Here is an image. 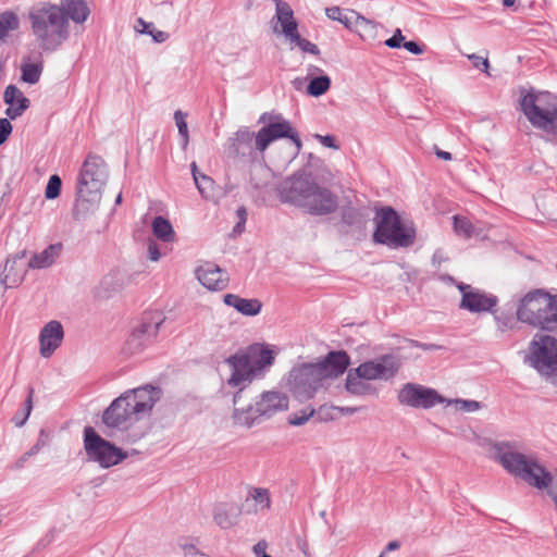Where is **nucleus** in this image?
<instances>
[{"label":"nucleus","mask_w":557,"mask_h":557,"mask_svg":"<svg viewBox=\"0 0 557 557\" xmlns=\"http://www.w3.org/2000/svg\"><path fill=\"white\" fill-rule=\"evenodd\" d=\"M276 5V12L275 16L277 18V23L281 26V29L277 28V26H274L273 30L275 33L283 34L286 39L288 40L292 36L295 35L297 32V22L294 18V13L290 8V5L287 2H284L282 0H273Z\"/></svg>","instance_id":"26"},{"label":"nucleus","mask_w":557,"mask_h":557,"mask_svg":"<svg viewBox=\"0 0 557 557\" xmlns=\"http://www.w3.org/2000/svg\"><path fill=\"white\" fill-rule=\"evenodd\" d=\"M26 252L20 251L11 258L7 259L3 270L0 272V282L5 288L18 286L30 269L25 260Z\"/></svg>","instance_id":"18"},{"label":"nucleus","mask_w":557,"mask_h":557,"mask_svg":"<svg viewBox=\"0 0 557 557\" xmlns=\"http://www.w3.org/2000/svg\"><path fill=\"white\" fill-rule=\"evenodd\" d=\"M267 546H268V544H267V542H265V541H259V542L253 546V548H252V549H253V553H255L257 556L261 557V556H263L264 554H267V553H265Z\"/></svg>","instance_id":"59"},{"label":"nucleus","mask_w":557,"mask_h":557,"mask_svg":"<svg viewBox=\"0 0 557 557\" xmlns=\"http://www.w3.org/2000/svg\"><path fill=\"white\" fill-rule=\"evenodd\" d=\"M399 367L400 363L397 357L386 354L373 360L362 362L356 368V372L366 381H387L397 373Z\"/></svg>","instance_id":"15"},{"label":"nucleus","mask_w":557,"mask_h":557,"mask_svg":"<svg viewBox=\"0 0 557 557\" xmlns=\"http://www.w3.org/2000/svg\"><path fill=\"white\" fill-rule=\"evenodd\" d=\"M198 281L210 290H222L226 287L228 277L226 273L215 264L206 263L196 270Z\"/></svg>","instance_id":"24"},{"label":"nucleus","mask_w":557,"mask_h":557,"mask_svg":"<svg viewBox=\"0 0 557 557\" xmlns=\"http://www.w3.org/2000/svg\"><path fill=\"white\" fill-rule=\"evenodd\" d=\"M468 59L472 62V65L475 69L488 74L490 63L486 57H481L475 53H472L468 55Z\"/></svg>","instance_id":"48"},{"label":"nucleus","mask_w":557,"mask_h":557,"mask_svg":"<svg viewBox=\"0 0 557 557\" xmlns=\"http://www.w3.org/2000/svg\"><path fill=\"white\" fill-rule=\"evenodd\" d=\"M324 379H334L342 375L350 364V358L345 350L330 351L325 358L317 362Z\"/></svg>","instance_id":"23"},{"label":"nucleus","mask_w":557,"mask_h":557,"mask_svg":"<svg viewBox=\"0 0 557 557\" xmlns=\"http://www.w3.org/2000/svg\"><path fill=\"white\" fill-rule=\"evenodd\" d=\"M331 86V79L327 75H321L313 77L308 87L307 92L313 97H320L324 95Z\"/></svg>","instance_id":"34"},{"label":"nucleus","mask_w":557,"mask_h":557,"mask_svg":"<svg viewBox=\"0 0 557 557\" xmlns=\"http://www.w3.org/2000/svg\"><path fill=\"white\" fill-rule=\"evenodd\" d=\"M47 444L46 441V432L45 430H40L39 437L37 442L30 447V454L37 455Z\"/></svg>","instance_id":"53"},{"label":"nucleus","mask_w":557,"mask_h":557,"mask_svg":"<svg viewBox=\"0 0 557 557\" xmlns=\"http://www.w3.org/2000/svg\"><path fill=\"white\" fill-rule=\"evenodd\" d=\"M315 414V410L313 408H305L299 412L292 413L288 417V422L292 425L299 426L305 424L310 418Z\"/></svg>","instance_id":"44"},{"label":"nucleus","mask_w":557,"mask_h":557,"mask_svg":"<svg viewBox=\"0 0 557 557\" xmlns=\"http://www.w3.org/2000/svg\"><path fill=\"white\" fill-rule=\"evenodd\" d=\"M256 405L257 411L260 412L262 420H264L286 410L288 408V398L280 392L269 391L260 395Z\"/></svg>","instance_id":"22"},{"label":"nucleus","mask_w":557,"mask_h":557,"mask_svg":"<svg viewBox=\"0 0 557 557\" xmlns=\"http://www.w3.org/2000/svg\"><path fill=\"white\" fill-rule=\"evenodd\" d=\"M3 100L8 104L5 115L11 120L21 116L30 104L29 99L15 85H9L5 88Z\"/></svg>","instance_id":"25"},{"label":"nucleus","mask_w":557,"mask_h":557,"mask_svg":"<svg viewBox=\"0 0 557 557\" xmlns=\"http://www.w3.org/2000/svg\"><path fill=\"white\" fill-rule=\"evenodd\" d=\"M250 496L256 502L257 510L270 509L271 496L269 490L256 487L251 491Z\"/></svg>","instance_id":"38"},{"label":"nucleus","mask_w":557,"mask_h":557,"mask_svg":"<svg viewBox=\"0 0 557 557\" xmlns=\"http://www.w3.org/2000/svg\"><path fill=\"white\" fill-rule=\"evenodd\" d=\"M397 399L400 405L416 409H430L444 401V398L435 389L417 383L403 385Z\"/></svg>","instance_id":"14"},{"label":"nucleus","mask_w":557,"mask_h":557,"mask_svg":"<svg viewBox=\"0 0 557 557\" xmlns=\"http://www.w3.org/2000/svg\"><path fill=\"white\" fill-rule=\"evenodd\" d=\"M61 246L50 245L39 253H35L28 262L30 269H45L50 267L59 256Z\"/></svg>","instance_id":"31"},{"label":"nucleus","mask_w":557,"mask_h":557,"mask_svg":"<svg viewBox=\"0 0 557 557\" xmlns=\"http://www.w3.org/2000/svg\"><path fill=\"white\" fill-rule=\"evenodd\" d=\"M160 395L161 391L151 385L128 389L121 394L102 412L103 434L108 437H117L124 434L152 410L160 399Z\"/></svg>","instance_id":"1"},{"label":"nucleus","mask_w":557,"mask_h":557,"mask_svg":"<svg viewBox=\"0 0 557 557\" xmlns=\"http://www.w3.org/2000/svg\"><path fill=\"white\" fill-rule=\"evenodd\" d=\"M149 35L152 37L153 41L161 44L168 40L169 34L162 30H158L152 28L151 32H149Z\"/></svg>","instance_id":"55"},{"label":"nucleus","mask_w":557,"mask_h":557,"mask_svg":"<svg viewBox=\"0 0 557 557\" xmlns=\"http://www.w3.org/2000/svg\"><path fill=\"white\" fill-rule=\"evenodd\" d=\"M244 354L249 356L256 374L262 372L267 367L271 366L274 360L272 351L261 346H251L247 352Z\"/></svg>","instance_id":"30"},{"label":"nucleus","mask_w":557,"mask_h":557,"mask_svg":"<svg viewBox=\"0 0 557 557\" xmlns=\"http://www.w3.org/2000/svg\"><path fill=\"white\" fill-rule=\"evenodd\" d=\"M21 70L24 83L33 85L39 82L42 72L41 64L26 63L22 65Z\"/></svg>","instance_id":"36"},{"label":"nucleus","mask_w":557,"mask_h":557,"mask_svg":"<svg viewBox=\"0 0 557 557\" xmlns=\"http://www.w3.org/2000/svg\"><path fill=\"white\" fill-rule=\"evenodd\" d=\"M288 40L290 41V44L295 45L296 47L301 49L304 52H308V53L315 54V55H318L320 53V50L317 45L302 38L298 33H295V35L292 36Z\"/></svg>","instance_id":"43"},{"label":"nucleus","mask_w":557,"mask_h":557,"mask_svg":"<svg viewBox=\"0 0 557 557\" xmlns=\"http://www.w3.org/2000/svg\"><path fill=\"white\" fill-rule=\"evenodd\" d=\"M153 235L163 243H173L176 234L170 221L161 215L154 216L151 222Z\"/></svg>","instance_id":"32"},{"label":"nucleus","mask_w":557,"mask_h":557,"mask_svg":"<svg viewBox=\"0 0 557 557\" xmlns=\"http://www.w3.org/2000/svg\"><path fill=\"white\" fill-rule=\"evenodd\" d=\"M12 132V125L8 119H0V145L4 144Z\"/></svg>","instance_id":"49"},{"label":"nucleus","mask_w":557,"mask_h":557,"mask_svg":"<svg viewBox=\"0 0 557 557\" xmlns=\"http://www.w3.org/2000/svg\"><path fill=\"white\" fill-rule=\"evenodd\" d=\"M404 39L405 37L403 36L401 30L397 29L391 38L385 40V45L389 48H400Z\"/></svg>","instance_id":"52"},{"label":"nucleus","mask_w":557,"mask_h":557,"mask_svg":"<svg viewBox=\"0 0 557 557\" xmlns=\"http://www.w3.org/2000/svg\"><path fill=\"white\" fill-rule=\"evenodd\" d=\"M109 176L104 160L96 154H88L78 175L73 218L85 220L99 207L102 190Z\"/></svg>","instance_id":"4"},{"label":"nucleus","mask_w":557,"mask_h":557,"mask_svg":"<svg viewBox=\"0 0 557 557\" xmlns=\"http://www.w3.org/2000/svg\"><path fill=\"white\" fill-rule=\"evenodd\" d=\"M324 376L315 363H302L294 367L288 376V386L300 401L310 399L322 386Z\"/></svg>","instance_id":"10"},{"label":"nucleus","mask_w":557,"mask_h":557,"mask_svg":"<svg viewBox=\"0 0 557 557\" xmlns=\"http://www.w3.org/2000/svg\"><path fill=\"white\" fill-rule=\"evenodd\" d=\"M147 251H148V259L150 261L157 262L160 260L161 253L159 251V246L154 240L148 242Z\"/></svg>","instance_id":"51"},{"label":"nucleus","mask_w":557,"mask_h":557,"mask_svg":"<svg viewBox=\"0 0 557 557\" xmlns=\"http://www.w3.org/2000/svg\"><path fill=\"white\" fill-rule=\"evenodd\" d=\"M62 181L58 175H51L46 186L45 196L47 199H55L61 191Z\"/></svg>","instance_id":"45"},{"label":"nucleus","mask_w":557,"mask_h":557,"mask_svg":"<svg viewBox=\"0 0 557 557\" xmlns=\"http://www.w3.org/2000/svg\"><path fill=\"white\" fill-rule=\"evenodd\" d=\"M435 153H436V156H437L440 159H443V160H451V153H450V152L443 151V150H441V149L436 148Z\"/></svg>","instance_id":"62"},{"label":"nucleus","mask_w":557,"mask_h":557,"mask_svg":"<svg viewBox=\"0 0 557 557\" xmlns=\"http://www.w3.org/2000/svg\"><path fill=\"white\" fill-rule=\"evenodd\" d=\"M326 16L333 21H338L347 28L352 26L357 27L360 32L373 29L374 25L371 21L363 16L357 15L355 12L349 14L344 13L338 7L327 8L325 10Z\"/></svg>","instance_id":"27"},{"label":"nucleus","mask_w":557,"mask_h":557,"mask_svg":"<svg viewBox=\"0 0 557 557\" xmlns=\"http://www.w3.org/2000/svg\"><path fill=\"white\" fill-rule=\"evenodd\" d=\"M225 305L235 308L239 313L248 317L257 315L262 308L258 299H246L235 294H225L223 297Z\"/></svg>","instance_id":"28"},{"label":"nucleus","mask_w":557,"mask_h":557,"mask_svg":"<svg viewBox=\"0 0 557 557\" xmlns=\"http://www.w3.org/2000/svg\"><path fill=\"white\" fill-rule=\"evenodd\" d=\"M516 314L522 323L557 333V294L533 289L519 300Z\"/></svg>","instance_id":"6"},{"label":"nucleus","mask_w":557,"mask_h":557,"mask_svg":"<svg viewBox=\"0 0 557 557\" xmlns=\"http://www.w3.org/2000/svg\"><path fill=\"white\" fill-rule=\"evenodd\" d=\"M457 287L462 295L460 301L461 309L475 313L485 312L491 311L497 304V298L495 296L487 295L468 284L459 283Z\"/></svg>","instance_id":"17"},{"label":"nucleus","mask_w":557,"mask_h":557,"mask_svg":"<svg viewBox=\"0 0 557 557\" xmlns=\"http://www.w3.org/2000/svg\"><path fill=\"white\" fill-rule=\"evenodd\" d=\"M520 108L535 128L557 133V97L549 92H525L521 96Z\"/></svg>","instance_id":"8"},{"label":"nucleus","mask_w":557,"mask_h":557,"mask_svg":"<svg viewBox=\"0 0 557 557\" xmlns=\"http://www.w3.org/2000/svg\"><path fill=\"white\" fill-rule=\"evenodd\" d=\"M194 182L202 197L210 198L212 196L214 182L211 177L202 174L199 177H196Z\"/></svg>","instance_id":"42"},{"label":"nucleus","mask_w":557,"mask_h":557,"mask_svg":"<svg viewBox=\"0 0 557 557\" xmlns=\"http://www.w3.org/2000/svg\"><path fill=\"white\" fill-rule=\"evenodd\" d=\"M404 48L413 54H421L423 49L416 41H406Z\"/></svg>","instance_id":"58"},{"label":"nucleus","mask_w":557,"mask_h":557,"mask_svg":"<svg viewBox=\"0 0 557 557\" xmlns=\"http://www.w3.org/2000/svg\"><path fill=\"white\" fill-rule=\"evenodd\" d=\"M363 381L364 379L356 372V368L351 369L347 374L345 387L350 394L366 395L371 391V387Z\"/></svg>","instance_id":"33"},{"label":"nucleus","mask_w":557,"mask_h":557,"mask_svg":"<svg viewBox=\"0 0 557 557\" xmlns=\"http://www.w3.org/2000/svg\"><path fill=\"white\" fill-rule=\"evenodd\" d=\"M373 240L392 249L408 248L416 240V227L411 221H404L392 207L376 211Z\"/></svg>","instance_id":"7"},{"label":"nucleus","mask_w":557,"mask_h":557,"mask_svg":"<svg viewBox=\"0 0 557 557\" xmlns=\"http://www.w3.org/2000/svg\"><path fill=\"white\" fill-rule=\"evenodd\" d=\"M259 121L268 122L265 126L257 132V145L261 151H265L274 140L280 138H289L295 144L297 151L301 149L302 144L297 132L293 128L290 122L283 119L282 115L263 113Z\"/></svg>","instance_id":"11"},{"label":"nucleus","mask_w":557,"mask_h":557,"mask_svg":"<svg viewBox=\"0 0 557 557\" xmlns=\"http://www.w3.org/2000/svg\"><path fill=\"white\" fill-rule=\"evenodd\" d=\"M226 363L231 368V375L227 379V384L232 387H238L244 393L246 385L250 384L257 376L253 371L249 356L243 352H237L226 359Z\"/></svg>","instance_id":"16"},{"label":"nucleus","mask_w":557,"mask_h":557,"mask_svg":"<svg viewBox=\"0 0 557 557\" xmlns=\"http://www.w3.org/2000/svg\"><path fill=\"white\" fill-rule=\"evenodd\" d=\"M153 28V24L152 23H148L146 21H144L141 17L137 18L136 21V25H135V29L141 34H148L149 35V32H151Z\"/></svg>","instance_id":"54"},{"label":"nucleus","mask_w":557,"mask_h":557,"mask_svg":"<svg viewBox=\"0 0 557 557\" xmlns=\"http://www.w3.org/2000/svg\"><path fill=\"white\" fill-rule=\"evenodd\" d=\"M277 195L282 202L295 206L311 215H327L338 207L336 195L319 185L306 172H296L283 180L277 186Z\"/></svg>","instance_id":"2"},{"label":"nucleus","mask_w":557,"mask_h":557,"mask_svg":"<svg viewBox=\"0 0 557 557\" xmlns=\"http://www.w3.org/2000/svg\"><path fill=\"white\" fill-rule=\"evenodd\" d=\"M101 286L107 292H119L123 288V275L121 272L115 271L106 275L101 281Z\"/></svg>","instance_id":"39"},{"label":"nucleus","mask_w":557,"mask_h":557,"mask_svg":"<svg viewBox=\"0 0 557 557\" xmlns=\"http://www.w3.org/2000/svg\"><path fill=\"white\" fill-rule=\"evenodd\" d=\"M454 404L457 410L463 412H474L481 408V404L476 400L456 399Z\"/></svg>","instance_id":"47"},{"label":"nucleus","mask_w":557,"mask_h":557,"mask_svg":"<svg viewBox=\"0 0 557 557\" xmlns=\"http://www.w3.org/2000/svg\"><path fill=\"white\" fill-rule=\"evenodd\" d=\"M528 360L541 373L557 371V338L547 334H535L529 345Z\"/></svg>","instance_id":"12"},{"label":"nucleus","mask_w":557,"mask_h":557,"mask_svg":"<svg viewBox=\"0 0 557 557\" xmlns=\"http://www.w3.org/2000/svg\"><path fill=\"white\" fill-rule=\"evenodd\" d=\"M20 26L17 15L12 11H5L0 15V39H3L10 30Z\"/></svg>","instance_id":"35"},{"label":"nucleus","mask_w":557,"mask_h":557,"mask_svg":"<svg viewBox=\"0 0 557 557\" xmlns=\"http://www.w3.org/2000/svg\"><path fill=\"white\" fill-rule=\"evenodd\" d=\"M399 546H400L399 542H397V541H392V542H389V543L387 544V546H386L385 550H386V552L396 550V549H398V548H399Z\"/></svg>","instance_id":"64"},{"label":"nucleus","mask_w":557,"mask_h":557,"mask_svg":"<svg viewBox=\"0 0 557 557\" xmlns=\"http://www.w3.org/2000/svg\"><path fill=\"white\" fill-rule=\"evenodd\" d=\"M30 28L45 51H55L70 36L69 21L59 5L48 1L28 9Z\"/></svg>","instance_id":"5"},{"label":"nucleus","mask_w":557,"mask_h":557,"mask_svg":"<svg viewBox=\"0 0 557 557\" xmlns=\"http://www.w3.org/2000/svg\"><path fill=\"white\" fill-rule=\"evenodd\" d=\"M33 395H34V388L29 387L28 397L25 401V412L23 413L22 420H18L17 417H14L12 420L13 423L15 424V426L21 428L27 421V419L32 412V409H33Z\"/></svg>","instance_id":"46"},{"label":"nucleus","mask_w":557,"mask_h":557,"mask_svg":"<svg viewBox=\"0 0 557 557\" xmlns=\"http://www.w3.org/2000/svg\"><path fill=\"white\" fill-rule=\"evenodd\" d=\"M213 520L221 529H230L235 524V521L228 515L225 506H218L213 511Z\"/></svg>","instance_id":"41"},{"label":"nucleus","mask_w":557,"mask_h":557,"mask_svg":"<svg viewBox=\"0 0 557 557\" xmlns=\"http://www.w3.org/2000/svg\"><path fill=\"white\" fill-rule=\"evenodd\" d=\"M454 230L457 235L470 238L475 234L473 224L465 216H454Z\"/></svg>","instance_id":"37"},{"label":"nucleus","mask_w":557,"mask_h":557,"mask_svg":"<svg viewBox=\"0 0 557 557\" xmlns=\"http://www.w3.org/2000/svg\"><path fill=\"white\" fill-rule=\"evenodd\" d=\"M162 322L163 319L160 313L151 314L149 318L145 317L140 326L133 332L127 341V346L132 351L140 350L146 342L154 338Z\"/></svg>","instance_id":"19"},{"label":"nucleus","mask_w":557,"mask_h":557,"mask_svg":"<svg viewBox=\"0 0 557 557\" xmlns=\"http://www.w3.org/2000/svg\"><path fill=\"white\" fill-rule=\"evenodd\" d=\"M497 327L500 332H505L510 327L511 319L507 317H495Z\"/></svg>","instance_id":"56"},{"label":"nucleus","mask_w":557,"mask_h":557,"mask_svg":"<svg viewBox=\"0 0 557 557\" xmlns=\"http://www.w3.org/2000/svg\"><path fill=\"white\" fill-rule=\"evenodd\" d=\"M64 338V330L61 322L51 320L39 333V354L42 358H49L61 346Z\"/></svg>","instance_id":"21"},{"label":"nucleus","mask_w":557,"mask_h":557,"mask_svg":"<svg viewBox=\"0 0 557 557\" xmlns=\"http://www.w3.org/2000/svg\"><path fill=\"white\" fill-rule=\"evenodd\" d=\"M59 8L66 18H71L75 23H84L89 16V9L84 0H62Z\"/></svg>","instance_id":"29"},{"label":"nucleus","mask_w":557,"mask_h":557,"mask_svg":"<svg viewBox=\"0 0 557 557\" xmlns=\"http://www.w3.org/2000/svg\"><path fill=\"white\" fill-rule=\"evenodd\" d=\"M236 215L238 218V222L246 223L247 221V210L244 206L237 208Z\"/></svg>","instance_id":"60"},{"label":"nucleus","mask_w":557,"mask_h":557,"mask_svg":"<svg viewBox=\"0 0 557 557\" xmlns=\"http://www.w3.org/2000/svg\"><path fill=\"white\" fill-rule=\"evenodd\" d=\"M190 169H191V174H193V178L194 181L196 180V177H199L200 175H202L203 173H201L199 170H198V166L196 164V162H193L190 164Z\"/></svg>","instance_id":"63"},{"label":"nucleus","mask_w":557,"mask_h":557,"mask_svg":"<svg viewBox=\"0 0 557 557\" xmlns=\"http://www.w3.org/2000/svg\"><path fill=\"white\" fill-rule=\"evenodd\" d=\"M83 443L87 461L102 469L114 467L128 456L122 448L104 440L92 426H85Z\"/></svg>","instance_id":"9"},{"label":"nucleus","mask_w":557,"mask_h":557,"mask_svg":"<svg viewBox=\"0 0 557 557\" xmlns=\"http://www.w3.org/2000/svg\"><path fill=\"white\" fill-rule=\"evenodd\" d=\"M333 409L339 411L343 414H354L358 410L355 407H333Z\"/></svg>","instance_id":"61"},{"label":"nucleus","mask_w":557,"mask_h":557,"mask_svg":"<svg viewBox=\"0 0 557 557\" xmlns=\"http://www.w3.org/2000/svg\"><path fill=\"white\" fill-rule=\"evenodd\" d=\"M225 151L232 159L248 163L258 159L261 151L257 145V133L248 127H239L226 141Z\"/></svg>","instance_id":"13"},{"label":"nucleus","mask_w":557,"mask_h":557,"mask_svg":"<svg viewBox=\"0 0 557 557\" xmlns=\"http://www.w3.org/2000/svg\"><path fill=\"white\" fill-rule=\"evenodd\" d=\"M245 397V393L242 389L235 393L233 403H234V411H233V423L234 425L250 429L253 425L260 424L263 420L260 416V412L257 411V405L255 404H243V399Z\"/></svg>","instance_id":"20"},{"label":"nucleus","mask_w":557,"mask_h":557,"mask_svg":"<svg viewBox=\"0 0 557 557\" xmlns=\"http://www.w3.org/2000/svg\"><path fill=\"white\" fill-rule=\"evenodd\" d=\"M314 138L318 139L324 147L332 148L334 150L339 149V145L336 144L335 137L332 135L315 134Z\"/></svg>","instance_id":"50"},{"label":"nucleus","mask_w":557,"mask_h":557,"mask_svg":"<svg viewBox=\"0 0 557 557\" xmlns=\"http://www.w3.org/2000/svg\"><path fill=\"white\" fill-rule=\"evenodd\" d=\"M174 120L178 129V134L182 137V147L186 149L189 143L188 126L186 122V114L181 110L174 112Z\"/></svg>","instance_id":"40"},{"label":"nucleus","mask_w":557,"mask_h":557,"mask_svg":"<svg viewBox=\"0 0 557 557\" xmlns=\"http://www.w3.org/2000/svg\"><path fill=\"white\" fill-rule=\"evenodd\" d=\"M490 456L510 474L529 485L544 490L554 482L555 476L531 455L518 450L517 442H496L491 444Z\"/></svg>","instance_id":"3"},{"label":"nucleus","mask_w":557,"mask_h":557,"mask_svg":"<svg viewBox=\"0 0 557 557\" xmlns=\"http://www.w3.org/2000/svg\"><path fill=\"white\" fill-rule=\"evenodd\" d=\"M332 410H334L333 407L332 408L320 407V409L317 411V416H318L319 420L320 421L332 420L333 419V417L331 414Z\"/></svg>","instance_id":"57"}]
</instances>
